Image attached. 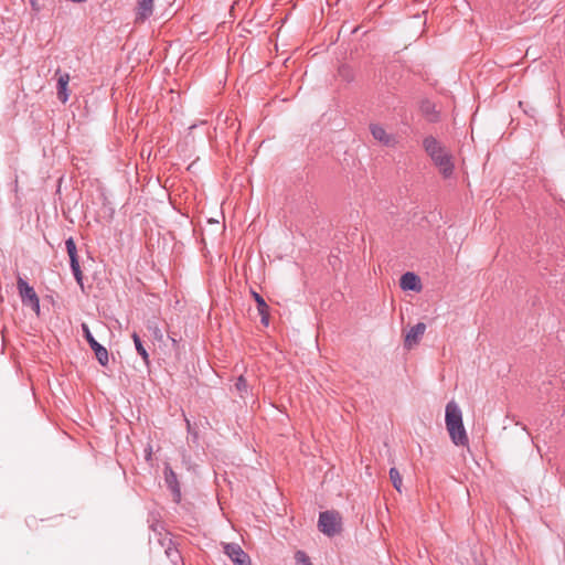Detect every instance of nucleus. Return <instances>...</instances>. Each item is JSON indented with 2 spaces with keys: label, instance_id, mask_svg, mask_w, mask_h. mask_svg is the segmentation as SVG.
<instances>
[{
  "label": "nucleus",
  "instance_id": "obj_3",
  "mask_svg": "<svg viewBox=\"0 0 565 565\" xmlns=\"http://www.w3.org/2000/svg\"><path fill=\"white\" fill-rule=\"evenodd\" d=\"M341 515L337 511L320 512L318 527L323 534L331 537L341 532Z\"/></svg>",
  "mask_w": 565,
  "mask_h": 565
},
{
  "label": "nucleus",
  "instance_id": "obj_16",
  "mask_svg": "<svg viewBox=\"0 0 565 565\" xmlns=\"http://www.w3.org/2000/svg\"><path fill=\"white\" fill-rule=\"evenodd\" d=\"M164 553H166L167 557L170 558V561L174 565H177L178 562L181 559V554L178 551V548L175 547V545L173 544L171 539H168V546L166 547Z\"/></svg>",
  "mask_w": 565,
  "mask_h": 565
},
{
  "label": "nucleus",
  "instance_id": "obj_24",
  "mask_svg": "<svg viewBox=\"0 0 565 565\" xmlns=\"http://www.w3.org/2000/svg\"><path fill=\"white\" fill-rule=\"evenodd\" d=\"M159 527H162L161 524H159L158 522H153L151 525H150V529L153 531V532H158Z\"/></svg>",
  "mask_w": 565,
  "mask_h": 565
},
{
  "label": "nucleus",
  "instance_id": "obj_8",
  "mask_svg": "<svg viewBox=\"0 0 565 565\" xmlns=\"http://www.w3.org/2000/svg\"><path fill=\"white\" fill-rule=\"evenodd\" d=\"M370 131L375 140L386 147H395L397 140L395 136L387 134L384 127L379 124H371Z\"/></svg>",
  "mask_w": 565,
  "mask_h": 565
},
{
  "label": "nucleus",
  "instance_id": "obj_5",
  "mask_svg": "<svg viewBox=\"0 0 565 565\" xmlns=\"http://www.w3.org/2000/svg\"><path fill=\"white\" fill-rule=\"evenodd\" d=\"M83 337L88 342L90 349L94 351L95 356L102 366H107L109 362V355L107 349L98 343L93 337L87 323L83 322L82 326Z\"/></svg>",
  "mask_w": 565,
  "mask_h": 565
},
{
  "label": "nucleus",
  "instance_id": "obj_23",
  "mask_svg": "<svg viewBox=\"0 0 565 565\" xmlns=\"http://www.w3.org/2000/svg\"><path fill=\"white\" fill-rule=\"evenodd\" d=\"M30 3H31V7L34 11L39 12L40 11V7L38 4V0H30Z\"/></svg>",
  "mask_w": 565,
  "mask_h": 565
},
{
  "label": "nucleus",
  "instance_id": "obj_7",
  "mask_svg": "<svg viewBox=\"0 0 565 565\" xmlns=\"http://www.w3.org/2000/svg\"><path fill=\"white\" fill-rule=\"evenodd\" d=\"M224 553L235 565H250V558L236 543H228L224 546Z\"/></svg>",
  "mask_w": 565,
  "mask_h": 565
},
{
  "label": "nucleus",
  "instance_id": "obj_2",
  "mask_svg": "<svg viewBox=\"0 0 565 565\" xmlns=\"http://www.w3.org/2000/svg\"><path fill=\"white\" fill-rule=\"evenodd\" d=\"M445 422L450 440L456 446H468L469 438L463 426L462 412L455 401H450L446 405Z\"/></svg>",
  "mask_w": 565,
  "mask_h": 565
},
{
  "label": "nucleus",
  "instance_id": "obj_10",
  "mask_svg": "<svg viewBox=\"0 0 565 565\" xmlns=\"http://www.w3.org/2000/svg\"><path fill=\"white\" fill-rule=\"evenodd\" d=\"M55 75L57 76V97L63 104H65L70 97V92L67 89L70 83V74L66 72L63 73L60 68H57Z\"/></svg>",
  "mask_w": 565,
  "mask_h": 565
},
{
  "label": "nucleus",
  "instance_id": "obj_15",
  "mask_svg": "<svg viewBox=\"0 0 565 565\" xmlns=\"http://www.w3.org/2000/svg\"><path fill=\"white\" fill-rule=\"evenodd\" d=\"M132 340H134V343H135V348L138 352V354L142 358L143 362L146 365H149L150 361H149V354L146 350V348L143 347L142 344V341L140 339V337L134 332L132 335H131Z\"/></svg>",
  "mask_w": 565,
  "mask_h": 565
},
{
  "label": "nucleus",
  "instance_id": "obj_19",
  "mask_svg": "<svg viewBox=\"0 0 565 565\" xmlns=\"http://www.w3.org/2000/svg\"><path fill=\"white\" fill-rule=\"evenodd\" d=\"M253 298L256 301L258 313L264 310H268L269 307L266 303L265 299L256 291H252Z\"/></svg>",
  "mask_w": 565,
  "mask_h": 565
},
{
  "label": "nucleus",
  "instance_id": "obj_14",
  "mask_svg": "<svg viewBox=\"0 0 565 565\" xmlns=\"http://www.w3.org/2000/svg\"><path fill=\"white\" fill-rule=\"evenodd\" d=\"M420 111L429 122L439 120V113L436 110V105L429 99H425L420 103Z\"/></svg>",
  "mask_w": 565,
  "mask_h": 565
},
{
  "label": "nucleus",
  "instance_id": "obj_18",
  "mask_svg": "<svg viewBox=\"0 0 565 565\" xmlns=\"http://www.w3.org/2000/svg\"><path fill=\"white\" fill-rule=\"evenodd\" d=\"M390 479H391V481H392L393 487H394L398 492H401V491H402V484H403V481H402V477H401L399 471L397 470V468L392 467V468L390 469Z\"/></svg>",
  "mask_w": 565,
  "mask_h": 565
},
{
  "label": "nucleus",
  "instance_id": "obj_17",
  "mask_svg": "<svg viewBox=\"0 0 565 565\" xmlns=\"http://www.w3.org/2000/svg\"><path fill=\"white\" fill-rule=\"evenodd\" d=\"M338 75L347 83H351L354 79V71L349 65H341L338 70Z\"/></svg>",
  "mask_w": 565,
  "mask_h": 565
},
{
  "label": "nucleus",
  "instance_id": "obj_22",
  "mask_svg": "<svg viewBox=\"0 0 565 565\" xmlns=\"http://www.w3.org/2000/svg\"><path fill=\"white\" fill-rule=\"evenodd\" d=\"M259 316H260L262 324L265 326V327H268V324H269V309L262 311L259 313Z\"/></svg>",
  "mask_w": 565,
  "mask_h": 565
},
{
  "label": "nucleus",
  "instance_id": "obj_1",
  "mask_svg": "<svg viewBox=\"0 0 565 565\" xmlns=\"http://www.w3.org/2000/svg\"><path fill=\"white\" fill-rule=\"evenodd\" d=\"M423 148L434 164L438 168L441 175L450 178L455 170L452 154L434 136H427L423 139Z\"/></svg>",
  "mask_w": 565,
  "mask_h": 565
},
{
  "label": "nucleus",
  "instance_id": "obj_9",
  "mask_svg": "<svg viewBox=\"0 0 565 565\" xmlns=\"http://www.w3.org/2000/svg\"><path fill=\"white\" fill-rule=\"evenodd\" d=\"M164 481L167 487L170 489L173 495V501L175 503H180L181 501V489L178 481L177 473L170 466H166L164 468Z\"/></svg>",
  "mask_w": 565,
  "mask_h": 565
},
{
  "label": "nucleus",
  "instance_id": "obj_12",
  "mask_svg": "<svg viewBox=\"0 0 565 565\" xmlns=\"http://www.w3.org/2000/svg\"><path fill=\"white\" fill-rule=\"evenodd\" d=\"M153 13V0H137L136 22H143Z\"/></svg>",
  "mask_w": 565,
  "mask_h": 565
},
{
  "label": "nucleus",
  "instance_id": "obj_13",
  "mask_svg": "<svg viewBox=\"0 0 565 565\" xmlns=\"http://www.w3.org/2000/svg\"><path fill=\"white\" fill-rule=\"evenodd\" d=\"M399 286L403 290L419 291L422 289L419 277L412 271L402 275Z\"/></svg>",
  "mask_w": 565,
  "mask_h": 565
},
{
  "label": "nucleus",
  "instance_id": "obj_6",
  "mask_svg": "<svg viewBox=\"0 0 565 565\" xmlns=\"http://www.w3.org/2000/svg\"><path fill=\"white\" fill-rule=\"evenodd\" d=\"M66 250L70 257V265L76 282L83 287V273L81 270L77 248L73 237H68L65 241Z\"/></svg>",
  "mask_w": 565,
  "mask_h": 565
},
{
  "label": "nucleus",
  "instance_id": "obj_4",
  "mask_svg": "<svg viewBox=\"0 0 565 565\" xmlns=\"http://www.w3.org/2000/svg\"><path fill=\"white\" fill-rule=\"evenodd\" d=\"M17 287L21 297L22 305L31 308L36 315L40 313V299L32 286L25 279L18 276Z\"/></svg>",
  "mask_w": 565,
  "mask_h": 565
},
{
  "label": "nucleus",
  "instance_id": "obj_21",
  "mask_svg": "<svg viewBox=\"0 0 565 565\" xmlns=\"http://www.w3.org/2000/svg\"><path fill=\"white\" fill-rule=\"evenodd\" d=\"M235 387L238 392L243 393L247 391V382L243 375L238 376L235 383Z\"/></svg>",
  "mask_w": 565,
  "mask_h": 565
},
{
  "label": "nucleus",
  "instance_id": "obj_20",
  "mask_svg": "<svg viewBox=\"0 0 565 565\" xmlns=\"http://www.w3.org/2000/svg\"><path fill=\"white\" fill-rule=\"evenodd\" d=\"M295 559L297 565H313L309 556L303 551H297L295 553Z\"/></svg>",
  "mask_w": 565,
  "mask_h": 565
},
{
  "label": "nucleus",
  "instance_id": "obj_11",
  "mask_svg": "<svg viewBox=\"0 0 565 565\" xmlns=\"http://www.w3.org/2000/svg\"><path fill=\"white\" fill-rule=\"evenodd\" d=\"M426 331V324L424 322H418L414 327L409 329L405 337V345L412 348L413 345L418 344L422 337Z\"/></svg>",
  "mask_w": 565,
  "mask_h": 565
},
{
  "label": "nucleus",
  "instance_id": "obj_25",
  "mask_svg": "<svg viewBox=\"0 0 565 565\" xmlns=\"http://www.w3.org/2000/svg\"><path fill=\"white\" fill-rule=\"evenodd\" d=\"M185 423H186L188 431H189L190 434H192V427H191V423H190V420L185 418Z\"/></svg>",
  "mask_w": 565,
  "mask_h": 565
}]
</instances>
